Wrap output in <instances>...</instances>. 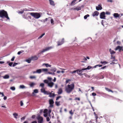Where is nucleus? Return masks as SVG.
I'll return each instance as SVG.
<instances>
[{
  "instance_id": "obj_1",
  "label": "nucleus",
  "mask_w": 123,
  "mask_h": 123,
  "mask_svg": "<svg viewBox=\"0 0 123 123\" xmlns=\"http://www.w3.org/2000/svg\"><path fill=\"white\" fill-rule=\"evenodd\" d=\"M74 88V85L73 83L70 85H68L65 88V91L67 93H69L73 91Z\"/></svg>"
},
{
  "instance_id": "obj_2",
  "label": "nucleus",
  "mask_w": 123,
  "mask_h": 123,
  "mask_svg": "<svg viewBox=\"0 0 123 123\" xmlns=\"http://www.w3.org/2000/svg\"><path fill=\"white\" fill-rule=\"evenodd\" d=\"M0 17L2 18H5L7 19H10L7 12L4 10L0 11Z\"/></svg>"
},
{
  "instance_id": "obj_3",
  "label": "nucleus",
  "mask_w": 123,
  "mask_h": 123,
  "mask_svg": "<svg viewBox=\"0 0 123 123\" xmlns=\"http://www.w3.org/2000/svg\"><path fill=\"white\" fill-rule=\"evenodd\" d=\"M29 14L36 19L38 18L41 17L40 14L37 12H29Z\"/></svg>"
},
{
  "instance_id": "obj_4",
  "label": "nucleus",
  "mask_w": 123,
  "mask_h": 123,
  "mask_svg": "<svg viewBox=\"0 0 123 123\" xmlns=\"http://www.w3.org/2000/svg\"><path fill=\"white\" fill-rule=\"evenodd\" d=\"M37 119L38 120V123H42L43 121V118L42 117L39 115L37 117Z\"/></svg>"
},
{
  "instance_id": "obj_5",
  "label": "nucleus",
  "mask_w": 123,
  "mask_h": 123,
  "mask_svg": "<svg viewBox=\"0 0 123 123\" xmlns=\"http://www.w3.org/2000/svg\"><path fill=\"white\" fill-rule=\"evenodd\" d=\"M84 70H83V69L81 70L77 69V74L81 76L83 75V74L82 73V72Z\"/></svg>"
},
{
  "instance_id": "obj_6",
  "label": "nucleus",
  "mask_w": 123,
  "mask_h": 123,
  "mask_svg": "<svg viewBox=\"0 0 123 123\" xmlns=\"http://www.w3.org/2000/svg\"><path fill=\"white\" fill-rule=\"evenodd\" d=\"M49 104L50 105L49 107H53V104L54 103V101L52 99H50L49 100Z\"/></svg>"
},
{
  "instance_id": "obj_7",
  "label": "nucleus",
  "mask_w": 123,
  "mask_h": 123,
  "mask_svg": "<svg viewBox=\"0 0 123 123\" xmlns=\"http://www.w3.org/2000/svg\"><path fill=\"white\" fill-rule=\"evenodd\" d=\"M104 12H101L100 15V18L101 19H105V16Z\"/></svg>"
},
{
  "instance_id": "obj_8",
  "label": "nucleus",
  "mask_w": 123,
  "mask_h": 123,
  "mask_svg": "<svg viewBox=\"0 0 123 123\" xmlns=\"http://www.w3.org/2000/svg\"><path fill=\"white\" fill-rule=\"evenodd\" d=\"M99 14V12L97 11H94L92 14V15L93 17H94L95 16H98Z\"/></svg>"
},
{
  "instance_id": "obj_9",
  "label": "nucleus",
  "mask_w": 123,
  "mask_h": 123,
  "mask_svg": "<svg viewBox=\"0 0 123 123\" xmlns=\"http://www.w3.org/2000/svg\"><path fill=\"white\" fill-rule=\"evenodd\" d=\"M64 38H63L62 39V41L61 42H57L58 46L60 45L63 44L64 43Z\"/></svg>"
},
{
  "instance_id": "obj_10",
  "label": "nucleus",
  "mask_w": 123,
  "mask_h": 123,
  "mask_svg": "<svg viewBox=\"0 0 123 123\" xmlns=\"http://www.w3.org/2000/svg\"><path fill=\"white\" fill-rule=\"evenodd\" d=\"M28 13H24L23 15V18L25 19H28Z\"/></svg>"
},
{
  "instance_id": "obj_11",
  "label": "nucleus",
  "mask_w": 123,
  "mask_h": 123,
  "mask_svg": "<svg viewBox=\"0 0 123 123\" xmlns=\"http://www.w3.org/2000/svg\"><path fill=\"white\" fill-rule=\"evenodd\" d=\"M122 47L120 46H117V47L115 48V50H116L119 49V51L122 50Z\"/></svg>"
},
{
  "instance_id": "obj_12",
  "label": "nucleus",
  "mask_w": 123,
  "mask_h": 123,
  "mask_svg": "<svg viewBox=\"0 0 123 123\" xmlns=\"http://www.w3.org/2000/svg\"><path fill=\"white\" fill-rule=\"evenodd\" d=\"M31 60L33 61L37 60L38 59V57L36 56H32L31 57Z\"/></svg>"
},
{
  "instance_id": "obj_13",
  "label": "nucleus",
  "mask_w": 123,
  "mask_h": 123,
  "mask_svg": "<svg viewBox=\"0 0 123 123\" xmlns=\"http://www.w3.org/2000/svg\"><path fill=\"white\" fill-rule=\"evenodd\" d=\"M96 9L97 10H101L102 9V7L101 6V5H99L98 6H96Z\"/></svg>"
},
{
  "instance_id": "obj_14",
  "label": "nucleus",
  "mask_w": 123,
  "mask_h": 123,
  "mask_svg": "<svg viewBox=\"0 0 123 123\" xmlns=\"http://www.w3.org/2000/svg\"><path fill=\"white\" fill-rule=\"evenodd\" d=\"M49 1L50 4L51 5H52L53 6H55V4L54 2L52 0H49Z\"/></svg>"
},
{
  "instance_id": "obj_15",
  "label": "nucleus",
  "mask_w": 123,
  "mask_h": 123,
  "mask_svg": "<svg viewBox=\"0 0 123 123\" xmlns=\"http://www.w3.org/2000/svg\"><path fill=\"white\" fill-rule=\"evenodd\" d=\"M55 96V95L54 93H52V92H50V94L49 96V97L51 98L52 97H54Z\"/></svg>"
},
{
  "instance_id": "obj_16",
  "label": "nucleus",
  "mask_w": 123,
  "mask_h": 123,
  "mask_svg": "<svg viewBox=\"0 0 123 123\" xmlns=\"http://www.w3.org/2000/svg\"><path fill=\"white\" fill-rule=\"evenodd\" d=\"M27 11V10H25V9H24L22 11H18L17 12L19 14H23L24 13V11Z\"/></svg>"
},
{
  "instance_id": "obj_17",
  "label": "nucleus",
  "mask_w": 123,
  "mask_h": 123,
  "mask_svg": "<svg viewBox=\"0 0 123 123\" xmlns=\"http://www.w3.org/2000/svg\"><path fill=\"white\" fill-rule=\"evenodd\" d=\"M43 66H45L47 67H50L51 66V65L47 63H43Z\"/></svg>"
},
{
  "instance_id": "obj_18",
  "label": "nucleus",
  "mask_w": 123,
  "mask_h": 123,
  "mask_svg": "<svg viewBox=\"0 0 123 123\" xmlns=\"http://www.w3.org/2000/svg\"><path fill=\"white\" fill-rule=\"evenodd\" d=\"M77 0H73L71 3L70 5L71 6H74L75 4V1H76Z\"/></svg>"
},
{
  "instance_id": "obj_19",
  "label": "nucleus",
  "mask_w": 123,
  "mask_h": 123,
  "mask_svg": "<svg viewBox=\"0 0 123 123\" xmlns=\"http://www.w3.org/2000/svg\"><path fill=\"white\" fill-rule=\"evenodd\" d=\"M54 83L53 82H51L50 83H48V85L49 86L52 87L53 86V85H54Z\"/></svg>"
},
{
  "instance_id": "obj_20",
  "label": "nucleus",
  "mask_w": 123,
  "mask_h": 123,
  "mask_svg": "<svg viewBox=\"0 0 123 123\" xmlns=\"http://www.w3.org/2000/svg\"><path fill=\"white\" fill-rule=\"evenodd\" d=\"M62 88H60L59 89L58 93L59 94H60L62 93Z\"/></svg>"
},
{
  "instance_id": "obj_21",
  "label": "nucleus",
  "mask_w": 123,
  "mask_h": 123,
  "mask_svg": "<svg viewBox=\"0 0 123 123\" xmlns=\"http://www.w3.org/2000/svg\"><path fill=\"white\" fill-rule=\"evenodd\" d=\"M113 15L114 17L116 18L119 17V14L117 13H114Z\"/></svg>"
},
{
  "instance_id": "obj_22",
  "label": "nucleus",
  "mask_w": 123,
  "mask_h": 123,
  "mask_svg": "<svg viewBox=\"0 0 123 123\" xmlns=\"http://www.w3.org/2000/svg\"><path fill=\"white\" fill-rule=\"evenodd\" d=\"M31 58H29L28 59H26L25 60V61L27 62L28 63H30L31 62Z\"/></svg>"
},
{
  "instance_id": "obj_23",
  "label": "nucleus",
  "mask_w": 123,
  "mask_h": 123,
  "mask_svg": "<svg viewBox=\"0 0 123 123\" xmlns=\"http://www.w3.org/2000/svg\"><path fill=\"white\" fill-rule=\"evenodd\" d=\"M3 78L4 79H8L9 77V76L7 74L5 75V76H3Z\"/></svg>"
},
{
  "instance_id": "obj_24",
  "label": "nucleus",
  "mask_w": 123,
  "mask_h": 123,
  "mask_svg": "<svg viewBox=\"0 0 123 123\" xmlns=\"http://www.w3.org/2000/svg\"><path fill=\"white\" fill-rule=\"evenodd\" d=\"M105 89L106 91H108L109 92H111L112 93H113V91H112L109 89L105 87Z\"/></svg>"
},
{
  "instance_id": "obj_25",
  "label": "nucleus",
  "mask_w": 123,
  "mask_h": 123,
  "mask_svg": "<svg viewBox=\"0 0 123 123\" xmlns=\"http://www.w3.org/2000/svg\"><path fill=\"white\" fill-rule=\"evenodd\" d=\"M13 115L14 116V117L16 119H17V116H18L17 113H13Z\"/></svg>"
},
{
  "instance_id": "obj_26",
  "label": "nucleus",
  "mask_w": 123,
  "mask_h": 123,
  "mask_svg": "<svg viewBox=\"0 0 123 123\" xmlns=\"http://www.w3.org/2000/svg\"><path fill=\"white\" fill-rule=\"evenodd\" d=\"M91 68V66H88L86 68H83V70H86L87 69H90Z\"/></svg>"
},
{
  "instance_id": "obj_27",
  "label": "nucleus",
  "mask_w": 123,
  "mask_h": 123,
  "mask_svg": "<svg viewBox=\"0 0 123 123\" xmlns=\"http://www.w3.org/2000/svg\"><path fill=\"white\" fill-rule=\"evenodd\" d=\"M45 91H46L45 90V89L44 88V87L43 88H42L41 89V92H42L43 93H45Z\"/></svg>"
},
{
  "instance_id": "obj_28",
  "label": "nucleus",
  "mask_w": 123,
  "mask_h": 123,
  "mask_svg": "<svg viewBox=\"0 0 123 123\" xmlns=\"http://www.w3.org/2000/svg\"><path fill=\"white\" fill-rule=\"evenodd\" d=\"M81 7H76L74 8V9L77 10V11L80 10H81Z\"/></svg>"
},
{
  "instance_id": "obj_29",
  "label": "nucleus",
  "mask_w": 123,
  "mask_h": 123,
  "mask_svg": "<svg viewBox=\"0 0 123 123\" xmlns=\"http://www.w3.org/2000/svg\"><path fill=\"white\" fill-rule=\"evenodd\" d=\"M83 75H84L85 76L87 77L88 78H90V76L89 75L86 73H84L83 74Z\"/></svg>"
},
{
  "instance_id": "obj_30",
  "label": "nucleus",
  "mask_w": 123,
  "mask_h": 123,
  "mask_svg": "<svg viewBox=\"0 0 123 123\" xmlns=\"http://www.w3.org/2000/svg\"><path fill=\"white\" fill-rule=\"evenodd\" d=\"M111 59H113L112 61L114 62L115 61V57L114 56H113L112 55H111Z\"/></svg>"
},
{
  "instance_id": "obj_31",
  "label": "nucleus",
  "mask_w": 123,
  "mask_h": 123,
  "mask_svg": "<svg viewBox=\"0 0 123 123\" xmlns=\"http://www.w3.org/2000/svg\"><path fill=\"white\" fill-rule=\"evenodd\" d=\"M94 115L95 116V118H96V121L97 122H98V121H97V119L98 118V116H97V115L96 114V113H95V112H94Z\"/></svg>"
},
{
  "instance_id": "obj_32",
  "label": "nucleus",
  "mask_w": 123,
  "mask_h": 123,
  "mask_svg": "<svg viewBox=\"0 0 123 123\" xmlns=\"http://www.w3.org/2000/svg\"><path fill=\"white\" fill-rule=\"evenodd\" d=\"M50 92H49V91H45V93H44V94H47V95H49L50 94Z\"/></svg>"
},
{
  "instance_id": "obj_33",
  "label": "nucleus",
  "mask_w": 123,
  "mask_h": 123,
  "mask_svg": "<svg viewBox=\"0 0 123 123\" xmlns=\"http://www.w3.org/2000/svg\"><path fill=\"white\" fill-rule=\"evenodd\" d=\"M42 71V69H40L37 70L36 72H37V73L39 74L41 73Z\"/></svg>"
},
{
  "instance_id": "obj_34",
  "label": "nucleus",
  "mask_w": 123,
  "mask_h": 123,
  "mask_svg": "<svg viewBox=\"0 0 123 123\" xmlns=\"http://www.w3.org/2000/svg\"><path fill=\"white\" fill-rule=\"evenodd\" d=\"M47 51V50H46V49L45 48V49H43L42 51H41V52L40 53H39V54H41L43 53V52H44L46 51Z\"/></svg>"
},
{
  "instance_id": "obj_35",
  "label": "nucleus",
  "mask_w": 123,
  "mask_h": 123,
  "mask_svg": "<svg viewBox=\"0 0 123 123\" xmlns=\"http://www.w3.org/2000/svg\"><path fill=\"white\" fill-rule=\"evenodd\" d=\"M35 85V83H34L33 82H32L30 84V86L31 87H33Z\"/></svg>"
},
{
  "instance_id": "obj_36",
  "label": "nucleus",
  "mask_w": 123,
  "mask_h": 123,
  "mask_svg": "<svg viewBox=\"0 0 123 123\" xmlns=\"http://www.w3.org/2000/svg\"><path fill=\"white\" fill-rule=\"evenodd\" d=\"M69 113L71 115V116H72L74 114V112H72V110H71L69 111Z\"/></svg>"
},
{
  "instance_id": "obj_37",
  "label": "nucleus",
  "mask_w": 123,
  "mask_h": 123,
  "mask_svg": "<svg viewBox=\"0 0 123 123\" xmlns=\"http://www.w3.org/2000/svg\"><path fill=\"white\" fill-rule=\"evenodd\" d=\"M34 92H33L32 93L33 94L34 93H38V90L37 89H35L33 91Z\"/></svg>"
},
{
  "instance_id": "obj_38",
  "label": "nucleus",
  "mask_w": 123,
  "mask_h": 123,
  "mask_svg": "<svg viewBox=\"0 0 123 123\" xmlns=\"http://www.w3.org/2000/svg\"><path fill=\"white\" fill-rule=\"evenodd\" d=\"M83 61H81V62H85V61H86L87 59L86 58H85V57H84V58L83 59Z\"/></svg>"
},
{
  "instance_id": "obj_39",
  "label": "nucleus",
  "mask_w": 123,
  "mask_h": 123,
  "mask_svg": "<svg viewBox=\"0 0 123 123\" xmlns=\"http://www.w3.org/2000/svg\"><path fill=\"white\" fill-rule=\"evenodd\" d=\"M56 68H55L53 69H51V71L53 72H55L56 70Z\"/></svg>"
},
{
  "instance_id": "obj_40",
  "label": "nucleus",
  "mask_w": 123,
  "mask_h": 123,
  "mask_svg": "<svg viewBox=\"0 0 123 123\" xmlns=\"http://www.w3.org/2000/svg\"><path fill=\"white\" fill-rule=\"evenodd\" d=\"M89 14H87L84 16V18L85 19H87V17H89Z\"/></svg>"
},
{
  "instance_id": "obj_41",
  "label": "nucleus",
  "mask_w": 123,
  "mask_h": 123,
  "mask_svg": "<svg viewBox=\"0 0 123 123\" xmlns=\"http://www.w3.org/2000/svg\"><path fill=\"white\" fill-rule=\"evenodd\" d=\"M42 71L44 72H47L48 71V69H42Z\"/></svg>"
},
{
  "instance_id": "obj_42",
  "label": "nucleus",
  "mask_w": 123,
  "mask_h": 123,
  "mask_svg": "<svg viewBox=\"0 0 123 123\" xmlns=\"http://www.w3.org/2000/svg\"><path fill=\"white\" fill-rule=\"evenodd\" d=\"M100 63L102 64H106L108 63L107 62H106L105 61H101L100 62Z\"/></svg>"
},
{
  "instance_id": "obj_43",
  "label": "nucleus",
  "mask_w": 123,
  "mask_h": 123,
  "mask_svg": "<svg viewBox=\"0 0 123 123\" xmlns=\"http://www.w3.org/2000/svg\"><path fill=\"white\" fill-rule=\"evenodd\" d=\"M52 47H48L47 48H46V49L47 50V51L49 50L52 49Z\"/></svg>"
},
{
  "instance_id": "obj_44",
  "label": "nucleus",
  "mask_w": 123,
  "mask_h": 123,
  "mask_svg": "<svg viewBox=\"0 0 123 123\" xmlns=\"http://www.w3.org/2000/svg\"><path fill=\"white\" fill-rule=\"evenodd\" d=\"M60 102L56 101L55 102V104L56 105L58 106L60 105Z\"/></svg>"
},
{
  "instance_id": "obj_45",
  "label": "nucleus",
  "mask_w": 123,
  "mask_h": 123,
  "mask_svg": "<svg viewBox=\"0 0 123 123\" xmlns=\"http://www.w3.org/2000/svg\"><path fill=\"white\" fill-rule=\"evenodd\" d=\"M29 78L31 79H33L36 78V77L34 76H31L29 77Z\"/></svg>"
},
{
  "instance_id": "obj_46",
  "label": "nucleus",
  "mask_w": 123,
  "mask_h": 123,
  "mask_svg": "<svg viewBox=\"0 0 123 123\" xmlns=\"http://www.w3.org/2000/svg\"><path fill=\"white\" fill-rule=\"evenodd\" d=\"M20 88H25V87L23 85H20Z\"/></svg>"
},
{
  "instance_id": "obj_47",
  "label": "nucleus",
  "mask_w": 123,
  "mask_h": 123,
  "mask_svg": "<svg viewBox=\"0 0 123 123\" xmlns=\"http://www.w3.org/2000/svg\"><path fill=\"white\" fill-rule=\"evenodd\" d=\"M44 84L43 83H41L40 84V86L42 87V88H44Z\"/></svg>"
},
{
  "instance_id": "obj_48",
  "label": "nucleus",
  "mask_w": 123,
  "mask_h": 123,
  "mask_svg": "<svg viewBox=\"0 0 123 123\" xmlns=\"http://www.w3.org/2000/svg\"><path fill=\"white\" fill-rule=\"evenodd\" d=\"M10 89L14 91L15 90V87L14 86H12L10 88Z\"/></svg>"
},
{
  "instance_id": "obj_49",
  "label": "nucleus",
  "mask_w": 123,
  "mask_h": 123,
  "mask_svg": "<svg viewBox=\"0 0 123 123\" xmlns=\"http://www.w3.org/2000/svg\"><path fill=\"white\" fill-rule=\"evenodd\" d=\"M45 33H43L38 38V39H40V38H42L43 37L44 35H45Z\"/></svg>"
},
{
  "instance_id": "obj_50",
  "label": "nucleus",
  "mask_w": 123,
  "mask_h": 123,
  "mask_svg": "<svg viewBox=\"0 0 123 123\" xmlns=\"http://www.w3.org/2000/svg\"><path fill=\"white\" fill-rule=\"evenodd\" d=\"M24 52L23 50H21V51H18V55H20L21 53L23 52Z\"/></svg>"
},
{
  "instance_id": "obj_51",
  "label": "nucleus",
  "mask_w": 123,
  "mask_h": 123,
  "mask_svg": "<svg viewBox=\"0 0 123 123\" xmlns=\"http://www.w3.org/2000/svg\"><path fill=\"white\" fill-rule=\"evenodd\" d=\"M77 72V70H74L72 72L71 71V72H70V73H71L73 74L75 73L76 72Z\"/></svg>"
},
{
  "instance_id": "obj_52",
  "label": "nucleus",
  "mask_w": 123,
  "mask_h": 123,
  "mask_svg": "<svg viewBox=\"0 0 123 123\" xmlns=\"http://www.w3.org/2000/svg\"><path fill=\"white\" fill-rule=\"evenodd\" d=\"M48 112V110L47 109H45L43 112L44 113H47V112Z\"/></svg>"
},
{
  "instance_id": "obj_53",
  "label": "nucleus",
  "mask_w": 123,
  "mask_h": 123,
  "mask_svg": "<svg viewBox=\"0 0 123 123\" xmlns=\"http://www.w3.org/2000/svg\"><path fill=\"white\" fill-rule=\"evenodd\" d=\"M44 82L45 83H47V84H48V81L47 80H44Z\"/></svg>"
},
{
  "instance_id": "obj_54",
  "label": "nucleus",
  "mask_w": 123,
  "mask_h": 123,
  "mask_svg": "<svg viewBox=\"0 0 123 123\" xmlns=\"http://www.w3.org/2000/svg\"><path fill=\"white\" fill-rule=\"evenodd\" d=\"M74 100H77L80 101V98H76Z\"/></svg>"
},
{
  "instance_id": "obj_55",
  "label": "nucleus",
  "mask_w": 123,
  "mask_h": 123,
  "mask_svg": "<svg viewBox=\"0 0 123 123\" xmlns=\"http://www.w3.org/2000/svg\"><path fill=\"white\" fill-rule=\"evenodd\" d=\"M48 73L49 74H51L53 75H54L55 74V73L54 72L52 73V72H49Z\"/></svg>"
},
{
  "instance_id": "obj_56",
  "label": "nucleus",
  "mask_w": 123,
  "mask_h": 123,
  "mask_svg": "<svg viewBox=\"0 0 123 123\" xmlns=\"http://www.w3.org/2000/svg\"><path fill=\"white\" fill-rule=\"evenodd\" d=\"M48 20V18H46L45 19H44L43 20L44 22L45 23Z\"/></svg>"
},
{
  "instance_id": "obj_57",
  "label": "nucleus",
  "mask_w": 123,
  "mask_h": 123,
  "mask_svg": "<svg viewBox=\"0 0 123 123\" xmlns=\"http://www.w3.org/2000/svg\"><path fill=\"white\" fill-rule=\"evenodd\" d=\"M54 20L52 18H51V23L52 24H54Z\"/></svg>"
},
{
  "instance_id": "obj_58",
  "label": "nucleus",
  "mask_w": 123,
  "mask_h": 123,
  "mask_svg": "<svg viewBox=\"0 0 123 123\" xmlns=\"http://www.w3.org/2000/svg\"><path fill=\"white\" fill-rule=\"evenodd\" d=\"M20 106H22L23 105V103L22 101H20Z\"/></svg>"
},
{
  "instance_id": "obj_59",
  "label": "nucleus",
  "mask_w": 123,
  "mask_h": 123,
  "mask_svg": "<svg viewBox=\"0 0 123 123\" xmlns=\"http://www.w3.org/2000/svg\"><path fill=\"white\" fill-rule=\"evenodd\" d=\"M18 64V63H17L15 62L12 65V66L13 67H14L15 66H16L17 64Z\"/></svg>"
},
{
  "instance_id": "obj_60",
  "label": "nucleus",
  "mask_w": 123,
  "mask_h": 123,
  "mask_svg": "<svg viewBox=\"0 0 123 123\" xmlns=\"http://www.w3.org/2000/svg\"><path fill=\"white\" fill-rule=\"evenodd\" d=\"M115 53V52L113 50H112L110 52L111 54H114Z\"/></svg>"
},
{
  "instance_id": "obj_61",
  "label": "nucleus",
  "mask_w": 123,
  "mask_h": 123,
  "mask_svg": "<svg viewBox=\"0 0 123 123\" xmlns=\"http://www.w3.org/2000/svg\"><path fill=\"white\" fill-rule=\"evenodd\" d=\"M61 96H59L57 97L56 98V100H58L60 98H61Z\"/></svg>"
},
{
  "instance_id": "obj_62",
  "label": "nucleus",
  "mask_w": 123,
  "mask_h": 123,
  "mask_svg": "<svg viewBox=\"0 0 123 123\" xmlns=\"http://www.w3.org/2000/svg\"><path fill=\"white\" fill-rule=\"evenodd\" d=\"M15 58V56H13L12 57V58L11 59V60L12 61H14Z\"/></svg>"
},
{
  "instance_id": "obj_63",
  "label": "nucleus",
  "mask_w": 123,
  "mask_h": 123,
  "mask_svg": "<svg viewBox=\"0 0 123 123\" xmlns=\"http://www.w3.org/2000/svg\"><path fill=\"white\" fill-rule=\"evenodd\" d=\"M13 63L12 62H11L9 63V65L10 66H12V64H13Z\"/></svg>"
},
{
  "instance_id": "obj_64",
  "label": "nucleus",
  "mask_w": 123,
  "mask_h": 123,
  "mask_svg": "<svg viewBox=\"0 0 123 123\" xmlns=\"http://www.w3.org/2000/svg\"><path fill=\"white\" fill-rule=\"evenodd\" d=\"M92 95L93 96H95L96 95V93H95L93 92L92 93Z\"/></svg>"
}]
</instances>
